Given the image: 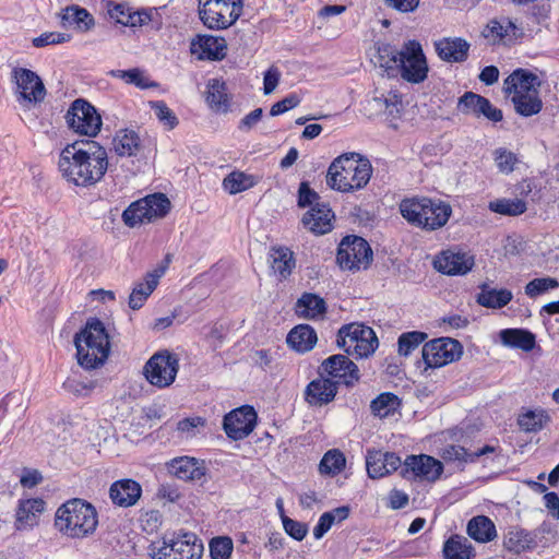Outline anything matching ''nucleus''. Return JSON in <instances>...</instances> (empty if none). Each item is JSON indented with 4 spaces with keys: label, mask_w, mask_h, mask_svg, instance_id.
<instances>
[{
    "label": "nucleus",
    "mask_w": 559,
    "mask_h": 559,
    "mask_svg": "<svg viewBox=\"0 0 559 559\" xmlns=\"http://www.w3.org/2000/svg\"><path fill=\"white\" fill-rule=\"evenodd\" d=\"M402 53V48L397 49L395 46L391 44H382L378 47V62L381 68H384L388 71V74H391V71H396L399 59Z\"/></svg>",
    "instance_id": "a18cd8bd"
},
{
    "label": "nucleus",
    "mask_w": 559,
    "mask_h": 559,
    "mask_svg": "<svg viewBox=\"0 0 559 559\" xmlns=\"http://www.w3.org/2000/svg\"><path fill=\"white\" fill-rule=\"evenodd\" d=\"M491 445H484L475 451H468L461 445L451 444L443 449L442 459L447 462H456L457 466L463 467L467 463H475L478 457L495 452Z\"/></svg>",
    "instance_id": "bb28decb"
},
{
    "label": "nucleus",
    "mask_w": 559,
    "mask_h": 559,
    "mask_svg": "<svg viewBox=\"0 0 559 559\" xmlns=\"http://www.w3.org/2000/svg\"><path fill=\"white\" fill-rule=\"evenodd\" d=\"M168 472L177 478L202 483L205 477V467L193 457L174 459L168 464Z\"/></svg>",
    "instance_id": "b1692460"
},
{
    "label": "nucleus",
    "mask_w": 559,
    "mask_h": 559,
    "mask_svg": "<svg viewBox=\"0 0 559 559\" xmlns=\"http://www.w3.org/2000/svg\"><path fill=\"white\" fill-rule=\"evenodd\" d=\"M319 200V194L312 190L307 181H302L298 189V206H313Z\"/></svg>",
    "instance_id": "680f3d73"
},
{
    "label": "nucleus",
    "mask_w": 559,
    "mask_h": 559,
    "mask_svg": "<svg viewBox=\"0 0 559 559\" xmlns=\"http://www.w3.org/2000/svg\"><path fill=\"white\" fill-rule=\"evenodd\" d=\"M269 260L271 269L281 280L287 278L295 267L293 252L288 248H272Z\"/></svg>",
    "instance_id": "72a5a7b5"
},
{
    "label": "nucleus",
    "mask_w": 559,
    "mask_h": 559,
    "mask_svg": "<svg viewBox=\"0 0 559 559\" xmlns=\"http://www.w3.org/2000/svg\"><path fill=\"white\" fill-rule=\"evenodd\" d=\"M484 116L492 122H499L503 119L502 110L495 107L486 97H481L480 105L478 106L477 117Z\"/></svg>",
    "instance_id": "052dcab7"
},
{
    "label": "nucleus",
    "mask_w": 559,
    "mask_h": 559,
    "mask_svg": "<svg viewBox=\"0 0 559 559\" xmlns=\"http://www.w3.org/2000/svg\"><path fill=\"white\" fill-rule=\"evenodd\" d=\"M282 522L285 532L294 539L302 540L306 537L308 533V526L306 523L293 520L287 515L282 516Z\"/></svg>",
    "instance_id": "bf43d9fd"
},
{
    "label": "nucleus",
    "mask_w": 559,
    "mask_h": 559,
    "mask_svg": "<svg viewBox=\"0 0 559 559\" xmlns=\"http://www.w3.org/2000/svg\"><path fill=\"white\" fill-rule=\"evenodd\" d=\"M13 79L16 84V98L23 106L41 103L46 96V88L41 79L32 70L15 68Z\"/></svg>",
    "instance_id": "2eb2a0df"
},
{
    "label": "nucleus",
    "mask_w": 559,
    "mask_h": 559,
    "mask_svg": "<svg viewBox=\"0 0 559 559\" xmlns=\"http://www.w3.org/2000/svg\"><path fill=\"white\" fill-rule=\"evenodd\" d=\"M433 47L442 61L462 63L468 58L471 44L462 37H442L433 41Z\"/></svg>",
    "instance_id": "4be33fe9"
},
{
    "label": "nucleus",
    "mask_w": 559,
    "mask_h": 559,
    "mask_svg": "<svg viewBox=\"0 0 559 559\" xmlns=\"http://www.w3.org/2000/svg\"><path fill=\"white\" fill-rule=\"evenodd\" d=\"M147 201L145 198L132 202L122 213V221L128 227H135L145 222L148 223Z\"/></svg>",
    "instance_id": "79ce46f5"
},
{
    "label": "nucleus",
    "mask_w": 559,
    "mask_h": 559,
    "mask_svg": "<svg viewBox=\"0 0 559 559\" xmlns=\"http://www.w3.org/2000/svg\"><path fill=\"white\" fill-rule=\"evenodd\" d=\"M286 341L294 350L304 354L314 347L318 336L312 326L299 324L289 331Z\"/></svg>",
    "instance_id": "c85d7f7f"
},
{
    "label": "nucleus",
    "mask_w": 559,
    "mask_h": 559,
    "mask_svg": "<svg viewBox=\"0 0 559 559\" xmlns=\"http://www.w3.org/2000/svg\"><path fill=\"white\" fill-rule=\"evenodd\" d=\"M67 122L76 133L86 136H96L102 127V118L85 99H75L67 112Z\"/></svg>",
    "instance_id": "4468645a"
},
{
    "label": "nucleus",
    "mask_w": 559,
    "mask_h": 559,
    "mask_svg": "<svg viewBox=\"0 0 559 559\" xmlns=\"http://www.w3.org/2000/svg\"><path fill=\"white\" fill-rule=\"evenodd\" d=\"M98 524L96 509L81 499L69 500L58 508L55 526L70 538H85L92 535Z\"/></svg>",
    "instance_id": "39448f33"
},
{
    "label": "nucleus",
    "mask_w": 559,
    "mask_h": 559,
    "mask_svg": "<svg viewBox=\"0 0 559 559\" xmlns=\"http://www.w3.org/2000/svg\"><path fill=\"white\" fill-rule=\"evenodd\" d=\"M233 540L227 536L215 537L210 543L212 559H229L233 552Z\"/></svg>",
    "instance_id": "5fc2aeb1"
},
{
    "label": "nucleus",
    "mask_w": 559,
    "mask_h": 559,
    "mask_svg": "<svg viewBox=\"0 0 559 559\" xmlns=\"http://www.w3.org/2000/svg\"><path fill=\"white\" fill-rule=\"evenodd\" d=\"M295 311L299 318L316 319L326 312V304L320 296L305 293L297 300Z\"/></svg>",
    "instance_id": "c756f323"
},
{
    "label": "nucleus",
    "mask_w": 559,
    "mask_h": 559,
    "mask_svg": "<svg viewBox=\"0 0 559 559\" xmlns=\"http://www.w3.org/2000/svg\"><path fill=\"white\" fill-rule=\"evenodd\" d=\"M45 510L43 499H27L20 502L16 510L15 525L17 530L31 527L36 523L37 514Z\"/></svg>",
    "instance_id": "2f4dec72"
},
{
    "label": "nucleus",
    "mask_w": 559,
    "mask_h": 559,
    "mask_svg": "<svg viewBox=\"0 0 559 559\" xmlns=\"http://www.w3.org/2000/svg\"><path fill=\"white\" fill-rule=\"evenodd\" d=\"M337 390V381L319 374V378L307 384L304 392L305 401L312 407H322L334 401Z\"/></svg>",
    "instance_id": "6ab92c4d"
},
{
    "label": "nucleus",
    "mask_w": 559,
    "mask_h": 559,
    "mask_svg": "<svg viewBox=\"0 0 559 559\" xmlns=\"http://www.w3.org/2000/svg\"><path fill=\"white\" fill-rule=\"evenodd\" d=\"M178 369V357L168 350H162L146 361L144 376L152 385L164 389L174 383Z\"/></svg>",
    "instance_id": "9d476101"
},
{
    "label": "nucleus",
    "mask_w": 559,
    "mask_h": 559,
    "mask_svg": "<svg viewBox=\"0 0 559 559\" xmlns=\"http://www.w3.org/2000/svg\"><path fill=\"white\" fill-rule=\"evenodd\" d=\"M366 468L370 478H380L388 475V467L382 462V452L368 450L366 455Z\"/></svg>",
    "instance_id": "3c124183"
},
{
    "label": "nucleus",
    "mask_w": 559,
    "mask_h": 559,
    "mask_svg": "<svg viewBox=\"0 0 559 559\" xmlns=\"http://www.w3.org/2000/svg\"><path fill=\"white\" fill-rule=\"evenodd\" d=\"M334 217L326 204L316 203L302 217V223L312 233L325 234L331 230V219Z\"/></svg>",
    "instance_id": "393cba45"
},
{
    "label": "nucleus",
    "mask_w": 559,
    "mask_h": 559,
    "mask_svg": "<svg viewBox=\"0 0 559 559\" xmlns=\"http://www.w3.org/2000/svg\"><path fill=\"white\" fill-rule=\"evenodd\" d=\"M481 95L473 92L464 93L457 102V110L463 115L477 116L478 106L480 105Z\"/></svg>",
    "instance_id": "4d7b16f0"
},
{
    "label": "nucleus",
    "mask_w": 559,
    "mask_h": 559,
    "mask_svg": "<svg viewBox=\"0 0 559 559\" xmlns=\"http://www.w3.org/2000/svg\"><path fill=\"white\" fill-rule=\"evenodd\" d=\"M462 354V344L451 337H439L431 340L425 343L421 349L426 369L443 367L460 359Z\"/></svg>",
    "instance_id": "ddd939ff"
},
{
    "label": "nucleus",
    "mask_w": 559,
    "mask_h": 559,
    "mask_svg": "<svg viewBox=\"0 0 559 559\" xmlns=\"http://www.w3.org/2000/svg\"><path fill=\"white\" fill-rule=\"evenodd\" d=\"M467 534L469 537L480 543L490 542L497 535L495 524L484 515L475 516L468 522Z\"/></svg>",
    "instance_id": "c9c22d12"
},
{
    "label": "nucleus",
    "mask_w": 559,
    "mask_h": 559,
    "mask_svg": "<svg viewBox=\"0 0 559 559\" xmlns=\"http://www.w3.org/2000/svg\"><path fill=\"white\" fill-rule=\"evenodd\" d=\"M318 373L328 376L338 384L353 386L359 380V369L357 365L347 356L337 354L324 359L319 366Z\"/></svg>",
    "instance_id": "dca6fc26"
},
{
    "label": "nucleus",
    "mask_w": 559,
    "mask_h": 559,
    "mask_svg": "<svg viewBox=\"0 0 559 559\" xmlns=\"http://www.w3.org/2000/svg\"><path fill=\"white\" fill-rule=\"evenodd\" d=\"M396 72L409 83L424 82L428 75V63L423 47L417 40H407L402 46Z\"/></svg>",
    "instance_id": "1a4fd4ad"
},
{
    "label": "nucleus",
    "mask_w": 559,
    "mask_h": 559,
    "mask_svg": "<svg viewBox=\"0 0 559 559\" xmlns=\"http://www.w3.org/2000/svg\"><path fill=\"white\" fill-rule=\"evenodd\" d=\"M164 273V269L154 270L145 275L144 282L138 283L129 297V307L139 310L151 296L158 285V280Z\"/></svg>",
    "instance_id": "cd10ccee"
},
{
    "label": "nucleus",
    "mask_w": 559,
    "mask_h": 559,
    "mask_svg": "<svg viewBox=\"0 0 559 559\" xmlns=\"http://www.w3.org/2000/svg\"><path fill=\"white\" fill-rule=\"evenodd\" d=\"M300 103V98L297 94H289L286 97H284L282 100L273 104L270 110L271 116H278L282 115L295 107H297Z\"/></svg>",
    "instance_id": "0e129e2a"
},
{
    "label": "nucleus",
    "mask_w": 559,
    "mask_h": 559,
    "mask_svg": "<svg viewBox=\"0 0 559 559\" xmlns=\"http://www.w3.org/2000/svg\"><path fill=\"white\" fill-rule=\"evenodd\" d=\"M202 554L203 544L193 533H182L176 539L152 548L154 559H201Z\"/></svg>",
    "instance_id": "f8f14e48"
},
{
    "label": "nucleus",
    "mask_w": 559,
    "mask_h": 559,
    "mask_svg": "<svg viewBox=\"0 0 559 559\" xmlns=\"http://www.w3.org/2000/svg\"><path fill=\"white\" fill-rule=\"evenodd\" d=\"M206 102L215 111L226 112L229 107V98L225 82L213 79L207 84Z\"/></svg>",
    "instance_id": "4c0bfd02"
},
{
    "label": "nucleus",
    "mask_w": 559,
    "mask_h": 559,
    "mask_svg": "<svg viewBox=\"0 0 559 559\" xmlns=\"http://www.w3.org/2000/svg\"><path fill=\"white\" fill-rule=\"evenodd\" d=\"M130 9L124 4L114 3L111 1L107 4V12L111 20L121 25H126V17L130 13Z\"/></svg>",
    "instance_id": "338daca9"
},
{
    "label": "nucleus",
    "mask_w": 559,
    "mask_h": 559,
    "mask_svg": "<svg viewBox=\"0 0 559 559\" xmlns=\"http://www.w3.org/2000/svg\"><path fill=\"white\" fill-rule=\"evenodd\" d=\"M383 2L386 8L399 13H412L418 9L420 0H383Z\"/></svg>",
    "instance_id": "69168bd1"
},
{
    "label": "nucleus",
    "mask_w": 559,
    "mask_h": 559,
    "mask_svg": "<svg viewBox=\"0 0 559 559\" xmlns=\"http://www.w3.org/2000/svg\"><path fill=\"white\" fill-rule=\"evenodd\" d=\"M493 157L498 169L504 174L512 173L519 163L518 156L504 147L495 150Z\"/></svg>",
    "instance_id": "6e6d98bb"
},
{
    "label": "nucleus",
    "mask_w": 559,
    "mask_h": 559,
    "mask_svg": "<svg viewBox=\"0 0 559 559\" xmlns=\"http://www.w3.org/2000/svg\"><path fill=\"white\" fill-rule=\"evenodd\" d=\"M536 74L524 70H514L503 82V92L511 96L516 114L523 117L537 115L543 102L536 86H539Z\"/></svg>",
    "instance_id": "423d86ee"
},
{
    "label": "nucleus",
    "mask_w": 559,
    "mask_h": 559,
    "mask_svg": "<svg viewBox=\"0 0 559 559\" xmlns=\"http://www.w3.org/2000/svg\"><path fill=\"white\" fill-rule=\"evenodd\" d=\"M346 459L340 450H329L319 464V471L323 475H336L343 471Z\"/></svg>",
    "instance_id": "c03bdc74"
},
{
    "label": "nucleus",
    "mask_w": 559,
    "mask_h": 559,
    "mask_svg": "<svg viewBox=\"0 0 559 559\" xmlns=\"http://www.w3.org/2000/svg\"><path fill=\"white\" fill-rule=\"evenodd\" d=\"M501 342L510 347L531 352L536 344L535 335L522 329H506L500 332Z\"/></svg>",
    "instance_id": "473e14b6"
},
{
    "label": "nucleus",
    "mask_w": 559,
    "mask_h": 559,
    "mask_svg": "<svg viewBox=\"0 0 559 559\" xmlns=\"http://www.w3.org/2000/svg\"><path fill=\"white\" fill-rule=\"evenodd\" d=\"M109 74L140 88H147L155 85L154 83H150L148 80L143 75V72L138 68L130 70H111Z\"/></svg>",
    "instance_id": "8fccbe9b"
},
{
    "label": "nucleus",
    "mask_w": 559,
    "mask_h": 559,
    "mask_svg": "<svg viewBox=\"0 0 559 559\" xmlns=\"http://www.w3.org/2000/svg\"><path fill=\"white\" fill-rule=\"evenodd\" d=\"M372 175L368 158L358 153H345L329 166L326 185L340 192H353L367 186Z\"/></svg>",
    "instance_id": "f03ea898"
},
{
    "label": "nucleus",
    "mask_w": 559,
    "mask_h": 559,
    "mask_svg": "<svg viewBox=\"0 0 559 559\" xmlns=\"http://www.w3.org/2000/svg\"><path fill=\"white\" fill-rule=\"evenodd\" d=\"M60 17L62 21V26L74 25L75 29L81 33H87L95 27V19L94 16L85 9L78 4H71L66 7L61 13Z\"/></svg>",
    "instance_id": "a878e982"
},
{
    "label": "nucleus",
    "mask_w": 559,
    "mask_h": 559,
    "mask_svg": "<svg viewBox=\"0 0 559 559\" xmlns=\"http://www.w3.org/2000/svg\"><path fill=\"white\" fill-rule=\"evenodd\" d=\"M336 344L348 355H357V357L362 358L374 353L379 341L371 328L359 323H350L338 330Z\"/></svg>",
    "instance_id": "6e6552de"
},
{
    "label": "nucleus",
    "mask_w": 559,
    "mask_h": 559,
    "mask_svg": "<svg viewBox=\"0 0 559 559\" xmlns=\"http://www.w3.org/2000/svg\"><path fill=\"white\" fill-rule=\"evenodd\" d=\"M503 544L509 551H513L515 554H521L537 546L532 533L522 528L509 531Z\"/></svg>",
    "instance_id": "e433bc0d"
},
{
    "label": "nucleus",
    "mask_w": 559,
    "mask_h": 559,
    "mask_svg": "<svg viewBox=\"0 0 559 559\" xmlns=\"http://www.w3.org/2000/svg\"><path fill=\"white\" fill-rule=\"evenodd\" d=\"M223 186L230 194H236L251 188L253 180L251 176L234 171L224 178Z\"/></svg>",
    "instance_id": "09e8293b"
},
{
    "label": "nucleus",
    "mask_w": 559,
    "mask_h": 559,
    "mask_svg": "<svg viewBox=\"0 0 559 559\" xmlns=\"http://www.w3.org/2000/svg\"><path fill=\"white\" fill-rule=\"evenodd\" d=\"M71 39V35L59 32H46L40 36L33 38L32 44L36 48H41L48 45H58L68 43Z\"/></svg>",
    "instance_id": "13d9d810"
},
{
    "label": "nucleus",
    "mask_w": 559,
    "mask_h": 559,
    "mask_svg": "<svg viewBox=\"0 0 559 559\" xmlns=\"http://www.w3.org/2000/svg\"><path fill=\"white\" fill-rule=\"evenodd\" d=\"M142 488L133 479H120L109 488V497L114 504L128 508L134 506L140 499Z\"/></svg>",
    "instance_id": "5701e85b"
},
{
    "label": "nucleus",
    "mask_w": 559,
    "mask_h": 559,
    "mask_svg": "<svg viewBox=\"0 0 559 559\" xmlns=\"http://www.w3.org/2000/svg\"><path fill=\"white\" fill-rule=\"evenodd\" d=\"M443 556L445 559H471L473 547L467 538L453 535L443 545Z\"/></svg>",
    "instance_id": "58836bf2"
},
{
    "label": "nucleus",
    "mask_w": 559,
    "mask_h": 559,
    "mask_svg": "<svg viewBox=\"0 0 559 559\" xmlns=\"http://www.w3.org/2000/svg\"><path fill=\"white\" fill-rule=\"evenodd\" d=\"M114 150L119 156H136L141 141L138 133L133 130H120L112 141Z\"/></svg>",
    "instance_id": "f704fd0d"
},
{
    "label": "nucleus",
    "mask_w": 559,
    "mask_h": 559,
    "mask_svg": "<svg viewBox=\"0 0 559 559\" xmlns=\"http://www.w3.org/2000/svg\"><path fill=\"white\" fill-rule=\"evenodd\" d=\"M427 337L428 335L420 331L402 333L397 340L399 354L405 357L411 355Z\"/></svg>",
    "instance_id": "49530a36"
},
{
    "label": "nucleus",
    "mask_w": 559,
    "mask_h": 559,
    "mask_svg": "<svg viewBox=\"0 0 559 559\" xmlns=\"http://www.w3.org/2000/svg\"><path fill=\"white\" fill-rule=\"evenodd\" d=\"M242 0H198V15L203 25L213 31L233 26L241 16Z\"/></svg>",
    "instance_id": "0eeeda50"
},
{
    "label": "nucleus",
    "mask_w": 559,
    "mask_h": 559,
    "mask_svg": "<svg viewBox=\"0 0 559 559\" xmlns=\"http://www.w3.org/2000/svg\"><path fill=\"white\" fill-rule=\"evenodd\" d=\"M401 405L400 399L391 392L381 393L370 403L371 413L380 418L393 415Z\"/></svg>",
    "instance_id": "ea45409f"
},
{
    "label": "nucleus",
    "mask_w": 559,
    "mask_h": 559,
    "mask_svg": "<svg viewBox=\"0 0 559 559\" xmlns=\"http://www.w3.org/2000/svg\"><path fill=\"white\" fill-rule=\"evenodd\" d=\"M145 200L147 201L148 223L165 217L170 211L171 203L164 193L148 194L145 197Z\"/></svg>",
    "instance_id": "37998d69"
},
{
    "label": "nucleus",
    "mask_w": 559,
    "mask_h": 559,
    "mask_svg": "<svg viewBox=\"0 0 559 559\" xmlns=\"http://www.w3.org/2000/svg\"><path fill=\"white\" fill-rule=\"evenodd\" d=\"M549 421V416L544 409L527 411L519 416L518 424L525 432H537Z\"/></svg>",
    "instance_id": "a19ab883"
},
{
    "label": "nucleus",
    "mask_w": 559,
    "mask_h": 559,
    "mask_svg": "<svg viewBox=\"0 0 559 559\" xmlns=\"http://www.w3.org/2000/svg\"><path fill=\"white\" fill-rule=\"evenodd\" d=\"M76 358L84 369H95L106 361L110 352L109 335L98 318L87 319L85 326L75 334Z\"/></svg>",
    "instance_id": "20e7f679"
},
{
    "label": "nucleus",
    "mask_w": 559,
    "mask_h": 559,
    "mask_svg": "<svg viewBox=\"0 0 559 559\" xmlns=\"http://www.w3.org/2000/svg\"><path fill=\"white\" fill-rule=\"evenodd\" d=\"M59 170L69 181L79 187L94 186L108 169V155L98 142L74 141L60 154Z\"/></svg>",
    "instance_id": "f257e3e1"
},
{
    "label": "nucleus",
    "mask_w": 559,
    "mask_h": 559,
    "mask_svg": "<svg viewBox=\"0 0 559 559\" xmlns=\"http://www.w3.org/2000/svg\"><path fill=\"white\" fill-rule=\"evenodd\" d=\"M557 287H559L558 280L554 277H537L526 284L525 294L531 298H535Z\"/></svg>",
    "instance_id": "603ef678"
},
{
    "label": "nucleus",
    "mask_w": 559,
    "mask_h": 559,
    "mask_svg": "<svg viewBox=\"0 0 559 559\" xmlns=\"http://www.w3.org/2000/svg\"><path fill=\"white\" fill-rule=\"evenodd\" d=\"M336 261L342 269H367L372 261V250L364 238L346 236L338 245Z\"/></svg>",
    "instance_id": "9b49d317"
},
{
    "label": "nucleus",
    "mask_w": 559,
    "mask_h": 559,
    "mask_svg": "<svg viewBox=\"0 0 559 559\" xmlns=\"http://www.w3.org/2000/svg\"><path fill=\"white\" fill-rule=\"evenodd\" d=\"M526 209V203L521 199H501L489 203V210L501 215H520L523 214Z\"/></svg>",
    "instance_id": "de8ad7c7"
},
{
    "label": "nucleus",
    "mask_w": 559,
    "mask_h": 559,
    "mask_svg": "<svg viewBox=\"0 0 559 559\" xmlns=\"http://www.w3.org/2000/svg\"><path fill=\"white\" fill-rule=\"evenodd\" d=\"M227 43L224 37L197 35L191 40L190 51L200 60H223L226 56Z\"/></svg>",
    "instance_id": "412c9836"
},
{
    "label": "nucleus",
    "mask_w": 559,
    "mask_h": 559,
    "mask_svg": "<svg viewBox=\"0 0 559 559\" xmlns=\"http://www.w3.org/2000/svg\"><path fill=\"white\" fill-rule=\"evenodd\" d=\"M480 293L477 295V302L490 309H501L507 306L513 298L511 290L507 288L496 289L487 284L480 285Z\"/></svg>",
    "instance_id": "7c9ffc66"
},
{
    "label": "nucleus",
    "mask_w": 559,
    "mask_h": 559,
    "mask_svg": "<svg viewBox=\"0 0 559 559\" xmlns=\"http://www.w3.org/2000/svg\"><path fill=\"white\" fill-rule=\"evenodd\" d=\"M474 257L465 252L444 250L433 260L435 269L445 275H464L474 266Z\"/></svg>",
    "instance_id": "aec40b11"
},
{
    "label": "nucleus",
    "mask_w": 559,
    "mask_h": 559,
    "mask_svg": "<svg viewBox=\"0 0 559 559\" xmlns=\"http://www.w3.org/2000/svg\"><path fill=\"white\" fill-rule=\"evenodd\" d=\"M281 79V72L277 68L271 67L265 73L263 78V92L265 95L273 93V91L278 85Z\"/></svg>",
    "instance_id": "774afa93"
},
{
    "label": "nucleus",
    "mask_w": 559,
    "mask_h": 559,
    "mask_svg": "<svg viewBox=\"0 0 559 559\" xmlns=\"http://www.w3.org/2000/svg\"><path fill=\"white\" fill-rule=\"evenodd\" d=\"M443 472L440 461L426 454L408 455L404 462L402 475L405 478L414 477L427 481H436Z\"/></svg>",
    "instance_id": "a211bd4d"
},
{
    "label": "nucleus",
    "mask_w": 559,
    "mask_h": 559,
    "mask_svg": "<svg viewBox=\"0 0 559 559\" xmlns=\"http://www.w3.org/2000/svg\"><path fill=\"white\" fill-rule=\"evenodd\" d=\"M257 413L252 406H241L224 416L223 427L226 435L233 440L248 437L254 429Z\"/></svg>",
    "instance_id": "f3484780"
},
{
    "label": "nucleus",
    "mask_w": 559,
    "mask_h": 559,
    "mask_svg": "<svg viewBox=\"0 0 559 559\" xmlns=\"http://www.w3.org/2000/svg\"><path fill=\"white\" fill-rule=\"evenodd\" d=\"M140 26L151 25L152 29L158 31L163 25L162 16L156 9H144L138 11Z\"/></svg>",
    "instance_id": "e2e57ef3"
},
{
    "label": "nucleus",
    "mask_w": 559,
    "mask_h": 559,
    "mask_svg": "<svg viewBox=\"0 0 559 559\" xmlns=\"http://www.w3.org/2000/svg\"><path fill=\"white\" fill-rule=\"evenodd\" d=\"M400 213L411 225L432 231L448 223L452 215V207L440 199L413 197L401 201Z\"/></svg>",
    "instance_id": "7ed1b4c3"
},
{
    "label": "nucleus",
    "mask_w": 559,
    "mask_h": 559,
    "mask_svg": "<svg viewBox=\"0 0 559 559\" xmlns=\"http://www.w3.org/2000/svg\"><path fill=\"white\" fill-rule=\"evenodd\" d=\"M155 116L168 130H173L179 123L175 112L163 100L150 102Z\"/></svg>",
    "instance_id": "864d4df0"
}]
</instances>
